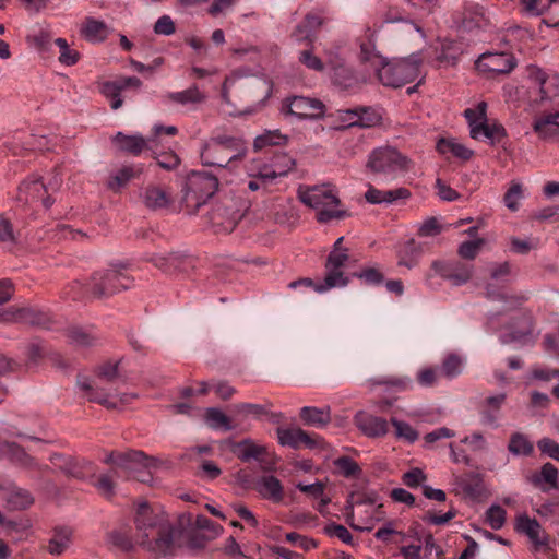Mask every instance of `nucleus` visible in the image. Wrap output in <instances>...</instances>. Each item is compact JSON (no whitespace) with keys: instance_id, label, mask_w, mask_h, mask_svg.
Masks as SVG:
<instances>
[{"instance_id":"obj_1","label":"nucleus","mask_w":559,"mask_h":559,"mask_svg":"<svg viewBox=\"0 0 559 559\" xmlns=\"http://www.w3.org/2000/svg\"><path fill=\"white\" fill-rule=\"evenodd\" d=\"M136 543L155 557L173 556L180 546L182 531L160 507L140 503L134 519Z\"/></svg>"},{"instance_id":"obj_2","label":"nucleus","mask_w":559,"mask_h":559,"mask_svg":"<svg viewBox=\"0 0 559 559\" xmlns=\"http://www.w3.org/2000/svg\"><path fill=\"white\" fill-rule=\"evenodd\" d=\"M247 153L248 147L241 138L222 134L212 136L204 142L200 151V158L205 166L234 171L239 167Z\"/></svg>"},{"instance_id":"obj_3","label":"nucleus","mask_w":559,"mask_h":559,"mask_svg":"<svg viewBox=\"0 0 559 559\" xmlns=\"http://www.w3.org/2000/svg\"><path fill=\"white\" fill-rule=\"evenodd\" d=\"M298 197L305 205L316 210V218L319 223L325 224L332 219L349 216L346 210L338 209L341 200L330 185L299 188Z\"/></svg>"},{"instance_id":"obj_4","label":"nucleus","mask_w":559,"mask_h":559,"mask_svg":"<svg viewBox=\"0 0 559 559\" xmlns=\"http://www.w3.org/2000/svg\"><path fill=\"white\" fill-rule=\"evenodd\" d=\"M539 81L538 93L531 104L535 110L532 128L539 139L547 140L559 133V109L555 106V99L545 90V76L543 75Z\"/></svg>"},{"instance_id":"obj_5","label":"nucleus","mask_w":559,"mask_h":559,"mask_svg":"<svg viewBox=\"0 0 559 559\" xmlns=\"http://www.w3.org/2000/svg\"><path fill=\"white\" fill-rule=\"evenodd\" d=\"M133 280L122 270L111 267L96 271L87 283L91 298L105 299L131 288Z\"/></svg>"},{"instance_id":"obj_6","label":"nucleus","mask_w":559,"mask_h":559,"mask_svg":"<svg viewBox=\"0 0 559 559\" xmlns=\"http://www.w3.org/2000/svg\"><path fill=\"white\" fill-rule=\"evenodd\" d=\"M420 64L421 61L418 56L385 61L383 67H380V71L377 76L384 86L399 88L418 78L420 73Z\"/></svg>"},{"instance_id":"obj_7","label":"nucleus","mask_w":559,"mask_h":559,"mask_svg":"<svg viewBox=\"0 0 559 559\" xmlns=\"http://www.w3.org/2000/svg\"><path fill=\"white\" fill-rule=\"evenodd\" d=\"M367 167L377 174H395L411 168V159L391 146L373 150L368 158Z\"/></svg>"},{"instance_id":"obj_8","label":"nucleus","mask_w":559,"mask_h":559,"mask_svg":"<svg viewBox=\"0 0 559 559\" xmlns=\"http://www.w3.org/2000/svg\"><path fill=\"white\" fill-rule=\"evenodd\" d=\"M457 27L463 33L478 34L488 32L492 22L488 10L474 1H466L455 14Z\"/></svg>"},{"instance_id":"obj_9","label":"nucleus","mask_w":559,"mask_h":559,"mask_svg":"<svg viewBox=\"0 0 559 559\" xmlns=\"http://www.w3.org/2000/svg\"><path fill=\"white\" fill-rule=\"evenodd\" d=\"M76 383L90 402L100 404L108 409L128 405L138 397L134 393H112L107 388H99L97 383L94 386L86 376H79Z\"/></svg>"},{"instance_id":"obj_10","label":"nucleus","mask_w":559,"mask_h":559,"mask_svg":"<svg viewBox=\"0 0 559 559\" xmlns=\"http://www.w3.org/2000/svg\"><path fill=\"white\" fill-rule=\"evenodd\" d=\"M324 104L305 96H289L283 99L280 111L285 117H296L300 120L318 119L324 115Z\"/></svg>"},{"instance_id":"obj_11","label":"nucleus","mask_w":559,"mask_h":559,"mask_svg":"<svg viewBox=\"0 0 559 559\" xmlns=\"http://www.w3.org/2000/svg\"><path fill=\"white\" fill-rule=\"evenodd\" d=\"M153 459L145 455L142 451L129 450L126 452L112 451L107 454L104 460V463L114 465L117 468H121L129 474L133 472H140L143 474L140 481L145 483L148 480V473L141 471L140 468H147L152 465Z\"/></svg>"},{"instance_id":"obj_12","label":"nucleus","mask_w":559,"mask_h":559,"mask_svg":"<svg viewBox=\"0 0 559 559\" xmlns=\"http://www.w3.org/2000/svg\"><path fill=\"white\" fill-rule=\"evenodd\" d=\"M349 260L348 250L331 251L325 261V276L323 284L317 287V293H324L335 287H345L349 280L342 269Z\"/></svg>"},{"instance_id":"obj_13","label":"nucleus","mask_w":559,"mask_h":559,"mask_svg":"<svg viewBox=\"0 0 559 559\" xmlns=\"http://www.w3.org/2000/svg\"><path fill=\"white\" fill-rule=\"evenodd\" d=\"M514 528L519 534L525 535L528 538L534 551L547 552L551 549L550 535L535 518H530L525 513L516 516Z\"/></svg>"},{"instance_id":"obj_14","label":"nucleus","mask_w":559,"mask_h":559,"mask_svg":"<svg viewBox=\"0 0 559 559\" xmlns=\"http://www.w3.org/2000/svg\"><path fill=\"white\" fill-rule=\"evenodd\" d=\"M154 266L165 274H189L195 267V259L185 252L155 254L151 258Z\"/></svg>"},{"instance_id":"obj_15","label":"nucleus","mask_w":559,"mask_h":559,"mask_svg":"<svg viewBox=\"0 0 559 559\" xmlns=\"http://www.w3.org/2000/svg\"><path fill=\"white\" fill-rule=\"evenodd\" d=\"M217 188L218 179L215 175L207 171L192 173L188 179L186 198L193 197L197 200V204L200 205L201 202H205L211 198Z\"/></svg>"},{"instance_id":"obj_16","label":"nucleus","mask_w":559,"mask_h":559,"mask_svg":"<svg viewBox=\"0 0 559 559\" xmlns=\"http://www.w3.org/2000/svg\"><path fill=\"white\" fill-rule=\"evenodd\" d=\"M515 66L514 57L507 52H485L475 62L479 72L492 75L510 73Z\"/></svg>"},{"instance_id":"obj_17","label":"nucleus","mask_w":559,"mask_h":559,"mask_svg":"<svg viewBox=\"0 0 559 559\" xmlns=\"http://www.w3.org/2000/svg\"><path fill=\"white\" fill-rule=\"evenodd\" d=\"M140 198L145 207L151 211L168 210L174 203L170 188L158 183H150L144 187Z\"/></svg>"},{"instance_id":"obj_18","label":"nucleus","mask_w":559,"mask_h":559,"mask_svg":"<svg viewBox=\"0 0 559 559\" xmlns=\"http://www.w3.org/2000/svg\"><path fill=\"white\" fill-rule=\"evenodd\" d=\"M248 209V202H243L240 207L236 209L233 200L227 199L222 205H218L213 210L212 221L215 225H222L225 230L231 231L243 217L245 212Z\"/></svg>"},{"instance_id":"obj_19","label":"nucleus","mask_w":559,"mask_h":559,"mask_svg":"<svg viewBox=\"0 0 559 559\" xmlns=\"http://www.w3.org/2000/svg\"><path fill=\"white\" fill-rule=\"evenodd\" d=\"M165 104H175L181 107L197 109L207 100V94L197 84L190 85L188 88L178 92H168L163 95Z\"/></svg>"},{"instance_id":"obj_20","label":"nucleus","mask_w":559,"mask_h":559,"mask_svg":"<svg viewBox=\"0 0 559 559\" xmlns=\"http://www.w3.org/2000/svg\"><path fill=\"white\" fill-rule=\"evenodd\" d=\"M52 463L67 476L76 479H86L95 475V465L84 459L79 460L70 456L55 455Z\"/></svg>"},{"instance_id":"obj_21","label":"nucleus","mask_w":559,"mask_h":559,"mask_svg":"<svg viewBox=\"0 0 559 559\" xmlns=\"http://www.w3.org/2000/svg\"><path fill=\"white\" fill-rule=\"evenodd\" d=\"M330 76L332 83L342 90H352L360 84L359 78L353 68L341 58L329 59Z\"/></svg>"},{"instance_id":"obj_22","label":"nucleus","mask_w":559,"mask_h":559,"mask_svg":"<svg viewBox=\"0 0 559 559\" xmlns=\"http://www.w3.org/2000/svg\"><path fill=\"white\" fill-rule=\"evenodd\" d=\"M73 542V528L67 525H57L51 528L45 549L49 555L59 557L71 548Z\"/></svg>"},{"instance_id":"obj_23","label":"nucleus","mask_w":559,"mask_h":559,"mask_svg":"<svg viewBox=\"0 0 559 559\" xmlns=\"http://www.w3.org/2000/svg\"><path fill=\"white\" fill-rule=\"evenodd\" d=\"M355 426L368 438L384 437L389 431L386 419L359 411L354 416Z\"/></svg>"},{"instance_id":"obj_24","label":"nucleus","mask_w":559,"mask_h":559,"mask_svg":"<svg viewBox=\"0 0 559 559\" xmlns=\"http://www.w3.org/2000/svg\"><path fill=\"white\" fill-rule=\"evenodd\" d=\"M0 497L11 509L22 510L29 507L34 499L28 490L15 486L8 479L0 478Z\"/></svg>"},{"instance_id":"obj_25","label":"nucleus","mask_w":559,"mask_h":559,"mask_svg":"<svg viewBox=\"0 0 559 559\" xmlns=\"http://www.w3.org/2000/svg\"><path fill=\"white\" fill-rule=\"evenodd\" d=\"M47 188L38 178H29L23 181L19 187V199L21 201L36 202L41 201L45 209H49L53 204V200L46 195Z\"/></svg>"},{"instance_id":"obj_26","label":"nucleus","mask_w":559,"mask_h":559,"mask_svg":"<svg viewBox=\"0 0 559 559\" xmlns=\"http://www.w3.org/2000/svg\"><path fill=\"white\" fill-rule=\"evenodd\" d=\"M276 432L280 444L284 447L299 449L302 445L306 448L316 445L311 436L301 428H277Z\"/></svg>"},{"instance_id":"obj_27","label":"nucleus","mask_w":559,"mask_h":559,"mask_svg":"<svg viewBox=\"0 0 559 559\" xmlns=\"http://www.w3.org/2000/svg\"><path fill=\"white\" fill-rule=\"evenodd\" d=\"M254 488L263 499L273 503H281L284 499V487L281 480L273 475L258 478Z\"/></svg>"},{"instance_id":"obj_28","label":"nucleus","mask_w":559,"mask_h":559,"mask_svg":"<svg viewBox=\"0 0 559 559\" xmlns=\"http://www.w3.org/2000/svg\"><path fill=\"white\" fill-rule=\"evenodd\" d=\"M423 252V245L415 239H408L400 243L396 249L397 265L409 270L415 267L418 265Z\"/></svg>"},{"instance_id":"obj_29","label":"nucleus","mask_w":559,"mask_h":559,"mask_svg":"<svg viewBox=\"0 0 559 559\" xmlns=\"http://www.w3.org/2000/svg\"><path fill=\"white\" fill-rule=\"evenodd\" d=\"M411 192L406 188H397L394 190H379L372 185H368L365 199L370 204H392L401 199H407Z\"/></svg>"},{"instance_id":"obj_30","label":"nucleus","mask_w":559,"mask_h":559,"mask_svg":"<svg viewBox=\"0 0 559 559\" xmlns=\"http://www.w3.org/2000/svg\"><path fill=\"white\" fill-rule=\"evenodd\" d=\"M350 126L360 128H372L381 123L382 115L373 107H357L346 111Z\"/></svg>"},{"instance_id":"obj_31","label":"nucleus","mask_w":559,"mask_h":559,"mask_svg":"<svg viewBox=\"0 0 559 559\" xmlns=\"http://www.w3.org/2000/svg\"><path fill=\"white\" fill-rule=\"evenodd\" d=\"M262 167L274 181L278 177L286 176L295 167V160L286 153H278L274 155L271 164H264Z\"/></svg>"},{"instance_id":"obj_32","label":"nucleus","mask_w":559,"mask_h":559,"mask_svg":"<svg viewBox=\"0 0 559 559\" xmlns=\"http://www.w3.org/2000/svg\"><path fill=\"white\" fill-rule=\"evenodd\" d=\"M108 26L103 22L88 17L81 27L82 36L92 43H102L108 36Z\"/></svg>"},{"instance_id":"obj_33","label":"nucleus","mask_w":559,"mask_h":559,"mask_svg":"<svg viewBox=\"0 0 559 559\" xmlns=\"http://www.w3.org/2000/svg\"><path fill=\"white\" fill-rule=\"evenodd\" d=\"M359 60L361 63L368 64L376 74L379 73L380 67H383L386 61V59L376 50V45L372 40L360 44Z\"/></svg>"},{"instance_id":"obj_34","label":"nucleus","mask_w":559,"mask_h":559,"mask_svg":"<svg viewBox=\"0 0 559 559\" xmlns=\"http://www.w3.org/2000/svg\"><path fill=\"white\" fill-rule=\"evenodd\" d=\"M299 415L306 425L314 427H323L331 420L330 407L318 408L312 406H304L300 409Z\"/></svg>"},{"instance_id":"obj_35","label":"nucleus","mask_w":559,"mask_h":559,"mask_svg":"<svg viewBox=\"0 0 559 559\" xmlns=\"http://www.w3.org/2000/svg\"><path fill=\"white\" fill-rule=\"evenodd\" d=\"M506 135L507 132L502 124H489L487 120L483 121L479 126L473 127L471 130V136L473 139L479 140L483 136L490 140L492 143L500 142Z\"/></svg>"},{"instance_id":"obj_36","label":"nucleus","mask_w":559,"mask_h":559,"mask_svg":"<svg viewBox=\"0 0 559 559\" xmlns=\"http://www.w3.org/2000/svg\"><path fill=\"white\" fill-rule=\"evenodd\" d=\"M1 456L8 457L11 462L23 467L31 468L35 465L34 459L25 450L14 442H3V453Z\"/></svg>"},{"instance_id":"obj_37","label":"nucleus","mask_w":559,"mask_h":559,"mask_svg":"<svg viewBox=\"0 0 559 559\" xmlns=\"http://www.w3.org/2000/svg\"><path fill=\"white\" fill-rule=\"evenodd\" d=\"M237 456L241 461L248 462L250 460H257L261 464H267L263 459V455L266 453L265 447L258 445L253 443L251 440H243L237 444Z\"/></svg>"},{"instance_id":"obj_38","label":"nucleus","mask_w":559,"mask_h":559,"mask_svg":"<svg viewBox=\"0 0 559 559\" xmlns=\"http://www.w3.org/2000/svg\"><path fill=\"white\" fill-rule=\"evenodd\" d=\"M115 142L119 145V148L123 152L132 155H139L146 147V141L141 135H126L122 132H118L115 136Z\"/></svg>"},{"instance_id":"obj_39","label":"nucleus","mask_w":559,"mask_h":559,"mask_svg":"<svg viewBox=\"0 0 559 559\" xmlns=\"http://www.w3.org/2000/svg\"><path fill=\"white\" fill-rule=\"evenodd\" d=\"M506 401V394H498L486 399L485 406L480 412L481 423L485 425H495L498 419L499 411Z\"/></svg>"},{"instance_id":"obj_40","label":"nucleus","mask_w":559,"mask_h":559,"mask_svg":"<svg viewBox=\"0 0 559 559\" xmlns=\"http://www.w3.org/2000/svg\"><path fill=\"white\" fill-rule=\"evenodd\" d=\"M118 362H105L98 366L95 370L93 379L86 377L92 383L98 384L99 388H106V384L112 383L118 378Z\"/></svg>"},{"instance_id":"obj_41","label":"nucleus","mask_w":559,"mask_h":559,"mask_svg":"<svg viewBox=\"0 0 559 559\" xmlns=\"http://www.w3.org/2000/svg\"><path fill=\"white\" fill-rule=\"evenodd\" d=\"M436 148L440 154L444 155L451 153L453 156L463 160H468L473 156V151L454 140L440 139L437 142Z\"/></svg>"},{"instance_id":"obj_42","label":"nucleus","mask_w":559,"mask_h":559,"mask_svg":"<svg viewBox=\"0 0 559 559\" xmlns=\"http://www.w3.org/2000/svg\"><path fill=\"white\" fill-rule=\"evenodd\" d=\"M99 92L102 95H104L106 98L110 99V107L114 110L119 109L122 104L123 99L121 98V86L116 81H105L99 84Z\"/></svg>"},{"instance_id":"obj_43","label":"nucleus","mask_w":559,"mask_h":559,"mask_svg":"<svg viewBox=\"0 0 559 559\" xmlns=\"http://www.w3.org/2000/svg\"><path fill=\"white\" fill-rule=\"evenodd\" d=\"M508 450L513 455L528 456L533 453L534 445L525 435L515 432L510 437Z\"/></svg>"},{"instance_id":"obj_44","label":"nucleus","mask_w":559,"mask_h":559,"mask_svg":"<svg viewBox=\"0 0 559 559\" xmlns=\"http://www.w3.org/2000/svg\"><path fill=\"white\" fill-rule=\"evenodd\" d=\"M287 138L278 130L265 131L258 135L253 141L254 151H261L266 146L281 145L286 142Z\"/></svg>"},{"instance_id":"obj_45","label":"nucleus","mask_w":559,"mask_h":559,"mask_svg":"<svg viewBox=\"0 0 559 559\" xmlns=\"http://www.w3.org/2000/svg\"><path fill=\"white\" fill-rule=\"evenodd\" d=\"M15 320L24 324L38 326H44L48 322L47 317L43 312L32 308L19 309L15 313Z\"/></svg>"},{"instance_id":"obj_46","label":"nucleus","mask_w":559,"mask_h":559,"mask_svg":"<svg viewBox=\"0 0 559 559\" xmlns=\"http://www.w3.org/2000/svg\"><path fill=\"white\" fill-rule=\"evenodd\" d=\"M135 176V170L131 166H123L116 174L111 175L107 187L112 191H119L123 188L133 177Z\"/></svg>"},{"instance_id":"obj_47","label":"nucleus","mask_w":559,"mask_h":559,"mask_svg":"<svg viewBox=\"0 0 559 559\" xmlns=\"http://www.w3.org/2000/svg\"><path fill=\"white\" fill-rule=\"evenodd\" d=\"M273 182L270 175L265 171L264 167H260L257 173L249 175L247 188L252 191L267 192L269 186Z\"/></svg>"},{"instance_id":"obj_48","label":"nucleus","mask_w":559,"mask_h":559,"mask_svg":"<svg viewBox=\"0 0 559 559\" xmlns=\"http://www.w3.org/2000/svg\"><path fill=\"white\" fill-rule=\"evenodd\" d=\"M205 419L209 426L213 429H224L226 431L231 430L234 427L230 424V419L218 408H207L205 413Z\"/></svg>"},{"instance_id":"obj_49","label":"nucleus","mask_w":559,"mask_h":559,"mask_svg":"<svg viewBox=\"0 0 559 559\" xmlns=\"http://www.w3.org/2000/svg\"><path fill=\"white\" fill-rule=\"evenodd\" d=\"M55 44L58 46L60 55L59 61L64 66H74L80 60V53L75 49H71L64 38H57Z\"/></svg>"},{"instance_id":"obj_50","label":"nucleus","mask_w":559,"mask_h":559,"mask_svg":"<svg viewBox=\"0 0 559 559\" xmlns=\"http://www.w3.org/2000/svg\"><path fill=\"white\" fill-rule=\"evenodd\" d=\"M117 469H112L107 474H102L98 479L94 483V486L100 495L106 498H111L115 495V481L114 478L117 476Z\"/></svg>"},{"instance_id":"obj_51","label":"nucleus","mask_w":559,"mask_h":559,"mask_svg":"<svg viewBox=\"0 0 559 559\" xmlns=\"http://www.w3.org/2000/svg\"><path fill=\"white\" fill-rule=\"evenodd\" d=\"M298 61L307 69L316 72H322L325 68L321 58L313 53V46L300 51Z\"/></svg>"},{"instance_id":"obj_52","label":"nucleus","mask_w":559,"mask_h":559,"mask_svg":"<svg viewBox=\"0 0 559 559\" xmlns=\"http://www.w3.org/2000/svg\"><path fill=\"white\" fill-rule=\"evenodd\" d=\"M107 543L121 550V551H130L133 549V542L131 539V537L124 533V532H120V531H112V532H109L107 534Z\"/></svg>"},{"instance_id":"obj_53","label":"nucleus","mask_w":559,"mask_h":559,"mask_svg":"<svg viewBox=\"0 0 559 559\" xmlns=\"http://www.w3.org/2000/svg\"><path fill=\"white\" fill-rule=\"evenodd\" d=\"M486 111L487 104L485 102L478 103L475 108H467L464 110V117L468 122L469 131L473 127L479 126L483 121L487 120Z\"/></svg>"},{"instance_id":"obj_54","label":"nucleus","mask_w":559,"mask_h":559,"mask_svg":"<svg viewBox=\"0 0 559 559\" xmlns=\"http://www.w3.org/2000/svg\"><path fill=\"white\" fill-rule=\"evenodd\" d=\"M523 198L522 185L512 182L508 191L503 195L504 205L512 212H516L520 207V200Z\"/></svg>"},{"instance_id":"obj_55","label":"nucleus","mask_w":559,"mask_h":559,"mask_svg":"<svg viewBox=\"0 0 559 559\" xmlns=\"http://www.w3.org/2000/svg\"><path fill=\"white\" fill-rule=\"evenodd\" d=\"M290 36L295 41L305 44L307 47H312L317 39V35L308 28L304 20L296 25Z\"/></svg>"},{"instance_id":"obj_56","label":"nucleus","mask_w":559,"mask_h":559,"mask_svg":"<svg viewBox=\"0 0 559 559\" xmlns=\"http://www.w3.org/2000/svg\"><path fill=\"white\" fill-rule=\"evenodd\" d=\"M507 519V512L506 510L498 506L492 504L487 511H486V522L492 530H500Z\"/></svg>"},{"instance_id":"obj_57","label":"nucleus","mask_w":559,"mask_h":559,"mask_svg":"<svg viewBox=\"0 0 559 559\" xmlns=\"http://www.w3.org/2000/svg\"><path fill=\"white\" fill-rule=\"evenodd\" d=\"M472 276V269L460 261H452L450 280L454 285H462L468 282Z\"/></svg>"},{"instance_id":"obj_58","label":"nucleus","mask_w":559,"mask_h":559,"mask_svg":"<svg viewBox=\"0 0 559 559\" xmlns=\"http://www.w3.org/2000/svg\"><path fill=\"white\" fill-rule=\"evenodd\" d=\"M485 239L477 238L475 240L464 241L459 246L457 253L466 260H474L485 245Z\"/></svg>"},{"instance_id":"obj_59","label":"nucleus","mask_w":559,"mask_h":559,"mask_svg":"<svg viewBox=\"0 0 559 559\" xmlns=\"http://www.w3.org/2000/svg\"><path fill=\"white\" fill-rule=\"evenodd\" d=\"M62 295L67 299L83 300L91 298L87 292V284H82L80 281H73L67 287H64Z\"/></svg>"},{"instance_id":"obj_60","label":"nucleus","mask_w":559,"mask_h":559,"mask_svg":"<svg viewBox=\"0 0 559 559\" xmlns=\"http://www.w3.org/2000/svg\"><path fill=\"white\" fill-rule=\"evenodd\" d=\"M335 466L344 477H355L361 473V468L349 456H341L334 461Z\"/></svg>"},{"instance_id":"obj_61","label":"nucleus","mask_w":559,"mask_h":559,"mask_svg":"<svg viewBox=\"0 0 559 559\" xmlns=\"http://www.w3.org/2000/svg\"><path fill=\"white\" fill-rule=\"evenodd\" d=\"M462 371V360L459 356L451 354L444 358L441 366V373L447 378H454Z\"/></svg>"},{"instance_id":"obj_62","label":"nucleus","mask_w":559,"mask_h":559,"mask_svg":"<svg viewBox=\"0 0 559 559\" xmlns=\"http://www.w3.org/2000/svg\"><path fill=\"white\" fill-rule=\"evenodd\" d=\"M391 424L395 428V435L397 438L405 439L411 443L418 439L417 431L409 424L397 420L396 418H392Z\"/></svg>"},{"instance_id":"obj_63","label":"nucleus","mask_w":559,"mask_h":559,"mask_svg":"<svg viewBox=\"0 0 559 559\" xmlns=\"http://www.w3.org/2000/svg\"><path fill=\"white\" fill-rule=\"evenodd\" d=\"M324 534L330 537H337L340 540L347 545L353 544V535L342 524L330 523L324 527Z\"/></svg>"},{"instance_id":"obj_64","label":"nucleus","mask_w":559,"mask_h":559,"mask_svg":"<svg viewBox=\"0 0 559 559\" xmlns=\"http://www.w3.org/2000/svg\"><path fill=\"white\" fill-rule=\"evenodd\" d=\"M69 337L74 344L80 346H91L97 341V337L93 333L81 328L71 329Z\"/></svg>"}]
</instances>
